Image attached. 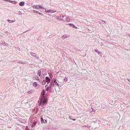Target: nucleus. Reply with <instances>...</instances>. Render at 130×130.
I'll list each match as a JSON object with an SVG mask.
<instances>
[{"label": "nucleus", "instance_id": "nucleus-1", "mask_svg": "<svg viewBox=\"0 0 130 130\" xmlns=\"http://www.w3.org/2000/svg\"><path fill=\"white\" fill-rule=\"evenodd\" d=\"M46 91L45 90H43L42 94V98L40 100V105L41 106H43L44 104H46L47 103V99H46V98H45V96H46Z\"/></svg>", "mask_w": 130, "mask_h": 130}, {"label": "nucleus", "instance_id": "nucleus-2", "mask_svg": "<svg viewBox=\"0 0 130 130\" xmlns=\"http://www.w3.org/2000/svg\"><path fill=\"white\" fill-rule=\"evenodd\" d=\"M55 86H57V87H59V84L56 82V79H54V82L53 84V87H54Z\"/></svg>", "mask_w": 130, "mask_h": 130}, {"label": "nucleus", "instance_id": "nucleus-3", "mask_svg": "<svg viewBox=\"0 0 130 130\" xmlns=\"http://www.w3.org/2000/svg\"><path fill=\"white\" fill-rule=\"evenodd\" d=\"M34 87H35V88H36V89H39V87H40L39 86V84H37V82H34L32 84Z\"/></svg>", "mask_w": 130, "mask_h": 130}, {"label": "nucleus", "instance_id": "nucleus-4", "mask_svg": "<svg viewBox=\"0 0 130 130\" xmlns=\"http://www.w3.org/2000/svg\"><path fill=\"white\" fill-rule=\"evenodd\" d=\"M89 111L90 112V113H92V114H95V113L96 112L95 110L92 108L89 109Z\"/></svg>", "mask_w": 130, "mask_h": 130}, {"label": "nucleus", "instance_id": "nucleus-5", "mask_svg": "<svg viewBox=\"0 0 130 130\" xmlns=\"http://www.w3.org/2000/svg\"><path fill=\"white\" fill-rule=\"evenodd\" d=\"M46 13H56V11H54V10H45Z\"/></svg>", "mask_w": 130, "mask_h": 130}, {"label": "nucleus", "instance_id": "nucleus-6", "mask_svg": "<svg viewBox=\"0 0 130 130\" xmlns=\"http://www.w3.org/2000/svg\"><path fill=\"white\" fill-rule=\"evenodd\" d=\"M69 37H70V36H69L68 35H64L62 37V39H67V38H69Z\"/></svg>", "mask_w": 130, "mask_h": 130}, {"label": "nucleus", "instance_id": "nucleus-7", "mask_svg": "<svg viewBox=\"0 0 130 130\" xmlns=\"http://www.w3.org/2000/svg\"><path fill=\"white\" fill-rule=\"evenodd\" d=\"M57 20H58L59 21H62V19H61V15H59L57 18Z\"/></svg>", "mask_w": 130, "mask_h": 130}, {"label": "nucleus", "instance_id": "nucleus-8", "mask_svg": "<svg viewBox=\"0 0 130 130\" xmlns=\"http://www.w3.org/2000/svg\"><path fill=\"white\" fill-rule=\"evenodd\" d=\"M69 25L70 26H72V27H73V28H74V29H78V27L77 26H76L75 25V24H72V23H69Z\"/></svg>", "mask_w": 130, "mask_h": 130}, {"label": "nucleus", "instance_id": "nucleus-9", "mask_svg": "<svg viewBox=\"0 0 130 130\" xmlns=\"http://www.w3.org/2000/svg\"><path fill=\"white\" fill-rule=\"evenodd\" d=\"M10 3L11 4H13L14 5H17V4H18V2L16 1H11L10 0Z\"/></svg>", "mask_w": 130, "mask_h": 130}, {"label": "nucleus", "instance_id": "nucleus-10", "mask_svg": "<svg viewBox=\"0 0 130 130\" xmlns=\"http://www.w3.org/2000/svg\"><path fill=\"white\" fill-rule=\"evenodd\" d=\"M34 9H36V10H38L39 9V5H34L32 6Z\"/></svg>", "mask_w": 130, "mask_h": 130}, {"label": "nucleus", "instance_id": "nucleus-11", "mask_svg": "<svg viewBox=\"0 0 130 130\" xmlns=\"http://www.w3.org/2000/svg\"><path fill=\"white\" fill-rule=\"evenodd\" d=\"M46 82L47 83H49V82H50V78H49L48 77H46Z\"/></svg>", "mask_w": 130, "mask_h": 130}, {"label": "nucleus", "instance_id": "nucleus-12", "mask_svg": "<svg viewBox=\"0 0 130 130\" xmlns=\"http://www.w3.org/2000/svg\"><path fill=\"white\" fill-rule=\"evenodd\" d=\"M19 6L20 7H23V6H25V2H21L19 3Z\"/></svg>", "mask_w": 130, "mask_h": 130}, {"label": "nucleus", "instance_id": "nucleus-13", "mask_svg": "<svg viewBox=\"0 0 130 130\" xmlns=\"http://www.w3.org/2000/svg\"><path fill=\"white\" fill-rule=\"evenodd\" d=\"M30 55H31V56H35V57L36 56V54L32 52H30Z\"/></svg>", "mask_w": 130, "mask_h": 130}, {"label": "nucleus", "instance_id": "nucleus-14", "mask_svg": "<svg viewBox=\"0 0 130 130\" xmlns=\"http://www.w3.org/2000/svg\"><path fill=\"white\" fill-rule=\"evenodd\" d=\"M39 9H42V10H46V8L43 7L42 6H39Z\"/></svg>", "mask_w": 130, "mask_h": 130}, {"label": "nucleus", "instance_id": "nucleus-15", "mask_svg": "<svg viewBox=\"0 0 130 130\" xmlns=\"http://www.w3.org/2000/svg\"><path fill=\"white\" fill-rule=\"evenodd\" d=\"M52 86H53V83L52 81H51L49 85V88H52Z\"/></svg>", "mask_w": 130, "mask_h": 130}, {"label": "nucleus", "instance_id": "nucleus-16", "mask_svg": "<svg viewBox=\"0 0 130 130\" xmlns=\"http://www.w3.org/2000/svg\"><path fill=\"white\" fill-rule=\"evenodd\" d=\"M38 75L39 76V77H40L41 76V70L38 71Z\"/></svg>", "mask_w": 130, "mask_h": 130}, {"label": "nucleus", "instance_id": "nucleus-17", "mask_svg": "<svg viewBox=\"0 0 130 130\" xmlns=\"http://www.w3.org/2000/svg\"><path fill=\"white\" fill-rule=\"evenodd\" d=\"M34 92V90H30L29 91H28V94H31V93H33Z\"/></svg>", "mask_w": 130, "mask_h": 130}, {"label": "nucleus", "instance_id": "nucleus-18", "mask_svg": "<svg viewBox=\"0 0 130 130\" xmlns=\"http://www.w3.org/2000/svg\"><path fill=\"white\" fill-rule=\"evenodd\" d=\"M18 63H21V64H25V62L22 61H19L18 62Z\"/></svg>", "mask_w": 130, "mask_h": 130}, {"label": "nucleus", "instance_id": "nucleus-19", "mask_svg": "<svg viewBox=\"0 0 130 130\" xmlns=\"http://www.w3.org/2000/svg\"><path fill=\"white\" fill-rule=\"evenodd\" d=\"M66 20H67V22H70V21H71V19H70V17H66Z\"/></svg>", "mask_w": 130, "mask_h": 130}, {"label": "nucleus", "instance_id": "nucleus-20", "mask_svg": "<svg viewBox=\"0 0 130 130\" xmlns=\"http://www.w3.org/2000/svg\"><path fill=\"white\" fill-rule=\"evenodd\" d=\"M37 123V122H35L31 126L32 127H34V126L36 125V124Z\"/></svg>", "mask_w": 130, "mask_h": 130}, {"label": "nucleus", "instance_id": "nucleus-21", "mask_svg": "<svg viewBox=\"0 0 130 130\" xmlns=\"http://www.w3.org/2000/svg\"><path fill=\"white\" fill-rule=\"evenodd\" d=\"M94 51H95V52H96V53H98V54H100V52H99V51H98V50L95 49Z\"/></svg>", "mask_w": 130, "mask_h": 130}, {"label": "nucleus", "instance_id": "nucleus-22", "mask_svg": "<svg viewBox=\"0 0 130 130\" xmlns=\"http://www.w3.org/2000/svg\"><path fill=\"white\" fill-rule=\"evenodd\" d=\"M3 2H6L7 3H11V0H3Z\"/></svg>", "mask_w": 130, "mask_h": 130}, {"label": "nucleus", "instance_id": "nucleus-23", "mask_svg": "<svg viewBox=\"0 0 130 130\" xmlns=\"http://www.w3.org/2000/svg\"><path fill=\"white\" fill-rule=\"evenodd\" d=\"M8 22H9V23H14V22H15V20H8Z\"/></svg>", "mask_w": 130, "mask_h": 130}, {"label": "nucleus", "instance_id": "nucleus-24", "mask_svg": "<svg viewBox=\"0 0 130 130\" xmlns=\"http://www.w3.org/2000/svg\"><path fill=\"white\" fill-rule=\"evenodd\" d=\"M34 12H37V13H38V14H39V15H42V13H41V12H39L38 11H34Z\"/></svg>", "mask_w": 130, "mask_h": 130}, {"label": "nucleus", "instance_id": "nucleus-25", "mask_svg": "<svg viewBox=\"0 0 130 130\" xmlns=\"http://www.w3.org/2000/svg\"><path fill=\"white\" fill-rule=\"evenodd\" d=\"M21 122H22V123H26V120H22L21 121Z\"/></svg>", "mask_w": 130, "mask_h": 130}, {"label": "nucleus", "instance_id": "nucleus-26", "mask_svg": "<svg viewBox=\"0 0 130 130\" xmlns=\"http://www.w3.org/2000/svg\"><path fill=\"white\" fill-rule=\"evenodd\" d=\"M64 82H68V78H67V77L64 78Z\"/></svg>", "mask_w": 130, "mask_h": 130}, {"label": "nucleus", "instance_id": "nucleus-27", "mask_svg": "<svg viewBox=\"0 0 130 130\" xmlns=\"http://www.w3.org/2000/svg\"><path fill=\"white\" fill-rule=\"evenodd\" d=\"M69 118H70V119H71V120H73L74 121H75V120H76V119H72V118H71V116H69Z\"/></svg>", "mask_w": 130, "mask_h": 130}, {"label": "nucleus", "instance_id": "nucleus-28", "mask_svg": "<svg viewBox=\"0 0 130 130\" xmlns=\"http://www.w3.org/2000/svg\"><path fill=\"white\" fill-rule=\"evenodd\" d=\"M43 122L44 123H46L47 122V121H46V120H44L43 121Z\"/></svg>", "mask_w": 130, "mask_h": 130}, {"label": "nucleus", "instance_id": "nucleus-29", "mask_svg": "<svg viewBox=\"0 0 130 130\" xmlns=\"http://www.w3.org/2000/svg\"><path fill=\"white\" fill-rule=\"evenodd\" d=\"M42 84H43V85H45V84H46L45 81L44 80L42 82Z\"/></svg>", "mask_w": 130, "mask_h": 130}, {"label": "nucleus", "instance_id": "nucleus-30", "mask_svg": "<svg viewBox=\"0 0 130 130\" xmlns=\"http://www.w3.org/2000/svg\"><path fill=\"white\" fill-rule=\"evenodd\" d=\"M41 121H42V122H43V118H41Z\"/></svg>", "mask_w": 130, "mask_h": 130}, {"label": "nucleus", "instance_id": "nucleus-31", "mask_svg": "<svg viewBox=\"0 0 130 130\" xmlns=\"http://www.w3.org/2000/svg\"><path fill=\"white\" fill-rule=\"evenodd\" d=\"M37 80L38 81H40V80L39 79V77H37Z\"/></svg>", "mask_w": 130, "mask_h": 130}, {"label": "nucleus", "instance_id": "nucleus-32", "mask_svg": "<svg viewBox=\"0 0 130 130\" xmlns=\"http://www.w3.org/2000/svg\"><path fill=\"white\" fill-rule=\"evenodd\" d=\"M49 87H48L47 88V91H49Z\"/></svg>", "mask_w": 130, "mask_h": 130}, {"label": "nucleus", "instance_id": "nucleus-33", "mask_svg": "<svg viewBox=\"0 0 130 130\" xmlns=\"http://www.w3.org/2000/svg\"><path fill=\"white\" fill-rule=\"evenodd\" d=\"M82 127H88V126L87 125H84V126H82Z\"/></svg>", "mask_w": 130, "mask_h": 130}, {"label": "nucleus", "instance_id": "nucleus-34", "mask_svg": "<svg viewBox=\"0 0 130 130\" xmlns=\"http://www.w3.org/2000/svg\"><path fill=\"white\" fill-rule=\"evenodd\" d=\"M127 81L128 82H130V79H127Z\"/></svg>", "mask_w": 130, "mask_h": 130}, {"label": "nucleus", "instance_id": "nucleus-35", "mask_svg": "<svg viewBox=\"0 0 130 130\" xmlns=\"http://www.w3.org/2000/svg\"><path fill=\"white\" fill-rule=\"evenodd\" d=\"M88 128H90V127H91V126H87Z\"/></svg>", "mask_w": 130, "mask_h": 130}, {"label": "nucleus", "instance_id": "nucleus-36", "mask_svg": "<svg viewBox=\"0 0 130 130\" xmlns=\"http://www.w3.org/2000/svg\"><path fill=\"white\" fill-rule=\"evenodd\" d=\"M51 75H50V77H51Z\"/></svg>", "mask_w": 130, "mask_h": 130}, {"label": "nucleus", "instance_id": "nucleus-37", "mask_svg": "<svg viewBox=\"0 0 130 130\" xmlns=\"http://www.w3.org/2000/svg\"><path fill=\"white\" fill-rule=\"evenodd\" d=\"M35 13H37V12H35Z\"/></svg>", "mask_w": 130, "mask_h": 130}, {"label": "nucleus", "instance_id": "nucleus-38", "mask_svg": "<svg viewBox=\"0 0 130 130\" xmlns=\"http://www.w3.org/2000/svg\"><path fill=\"white\" fill-rule=\"evenodd\" d=\"M104 22L105 23V21H104Z\"/></svg>", "mask_w": 130, "mask_h": 130}]
</instances>
